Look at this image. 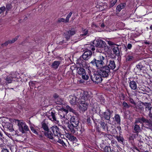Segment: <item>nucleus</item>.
<instances>
[{"instance_id": "1", "label": "nucleus", "mask_w": 152, "mask_h": 152, "mask_svg": "<svg viewBox=\"0 0 152 152\" xmlns=\"http://www.w3.org/2000/svg\"><path fill=\"white\" fill-rule=\"evenodd\" d=\"M85 92L80 89L76 90L75 96L70 95L69 96L68 99L70 103L72 105H78L81 99L84 96Z\"/></svg>"}, {"instance_id": "2", "label": "nucleus", "mask_w": 152, "mask_h": 152, "mask_svg": "<svg viewBox=\"0 0 152 152\" xmlns=\"http://www.w3.org/2000/svg\"><path fill=\"white\" fill-rule=\"evenodd\" d=\"M105 57L100 53L90 63L92 65L96 66L97 69H99L105 64Z\"/></svg>"}, {"instance_id": "3", "label": "nucleus", "mask_w": 152, "mask_h": 152, "mask_svg": "<svg viewBox=\"0 0 152 152\" xmlns=\"http://www.w3.org/2000/svg\"><path fill=\"white\" fill-rule=\"evenodd\" d=\"M83 98H81L80 101L79 108L82 112H84L87 110L88 106V103L86 102L90 97L88 92L85 91Z\"/></svg>"}, {"instance_id": "4", "label": "nucleus", "mask_w": 152, "mask_h": 152, "mask_svg": "<svg viewBox=\"0 0 152 152\" xmlns=\"http://www.w3.org/2000/svg\"><path fill=\"white\" fill-rule=\"evenodd\" d=\"M100 69L99 71H98V73L102 77H107L110 74V69L108 66H104Z\"/></svg>"}, {"instance_id": "5", "label": "nucleus", "mask_w": 152, "mask_h": 152, "mask_svg": "<svg viewBox=\"0 0 152 152\" xmlns=\"http://www.w3.org/2000/svg\"><path fill=\"white\" fill-rule=\"evenodd\" d=\"M20 131L22 133H25V131H29L28 126L24 122H20L18 124Z\"/></svg>"}, {"instance_id": "6", "label": "nucleus", "mask_w": 152, "mask_h": 152, "mask_svg": "<svg viewBox=\"0 0 152 152\" xmlns=\"http://www.w3.org/2000/svg\"><path fill=\"white\" fill-rule=\"evenodd\" d=\"M102 76L98 72V74H94L91 77V79L92 81L95 83H101L102 80Z\"/></svg>"}, {"instance_id": "7", "label": "nucleus", "mask_w": 152, "mask_h": 152, "mask_svg": "<svg viewBox=\"0 0 152 152\" xmlns=\"http://www.w3.org/2000/svg\"><path fill=\"white\" fill-rule=\"evenodd\" d=\"M51 129L55 137H62V136H63V135L61 134L60 129L57 126H53L51 127Z\"/></svg>"}, {"instance_id": "8", "label": "nucleus", "mask_w": 152, "mask_h": 152, "mask_svg": "<svg viewBox=\"0 0 152 152\" xmlns=\"http://www.w3.org/2000/svg\"><path fill=\"white\" fill-rule=\"evenodd\" d=\"M134 54L131 52L128 53L125 56L126 61L127 63H130L134 61L135 58Z\"/></svg>"}, {"instance_id": "9", "label": "nucleus", "mask_w": 152, "mask_h": 152, "mask_svg": "<svg viewBox=\"0 0 152 152\" xmlns=\"http://www.w3.org/2000/svg\"><path fill=\"white\" fill-rule=\"evenodd\" d=\"M113 111L107 109L105 112L100 115L101 118H104L105 119L110 121V115L112 114Z\"/></svg>"}, {"instance_id": "10", "label": "nucleus", "mask_w": 152, "mask_h": 152, "mask_svg": "<svg viewBox=\"0 0 152 152\" xmlns=\"http://www.w3.org/2000/svg\"><path fill=\"white\" fill-rule=\"evenodd\" d=\"M94 44L96 47L99 48H103L106 45V43L105 42L101 39H97L94 41Z\"/></svg>"}, {"instance_id": "11", "label": "nucleus", "mask_w": 152, "mask_h": 152, "mask_svg": "<svg viewBox=\"0 0 152 152\" xmlns=\"http://www.w3.org/2000/svg\"><path fill=\"white\" fill-rule=\"evenodd\" d=\"M106 130L108 133H110L112 134H115L117 132L115 129V126L109 123V124L107 125Z\"/></svg>"}, {"instance_id": "12", "label": "nucleus", "mask_w": 152, "mask_h": 152, "mask_svg": "<svg viewBox=\"0 0 152 152\" xmlns=\"http://www.w3.org/2000/svg\"><path fill=\"white\" fill-rule=\"evenodd\" d=\"M70 122L71 124L75 126H78L79 122V119L77 117H72L70 119Z\"/></svg>"}, {"instance_id": "13", "label": "nucleus", "mask_w": 152, "mask_h": 152, "mask_svg": "<svg viewBox=\"0 0 152 152\" xmlns=\"http://www.w3.org/2000/svg\"><path fill=\"white\" fill-rule=\"evenodd\" d=\"M92 55L91 51H85L81 56L83 60H87L91 58Z\"/></svg>"}, {"instance_id": "14", "label": "nucleus", "mask_w": 152, "mask_h": 152, "mask_svg": "<svg viewBox=\"0 0 152 152\" xmlns=\"http://www.w3.org/2000/svg\"><path fill=\"white\" fill-rule=\"evenodd\" d=\"M68 112V110L65 109H63L59 111L58 115L61 119L66 118V114Z\"/></svg>"}, {"instance_id": "15", "label": "nucleus", "mask_w": 152, "mask_h": 152, "mask_svg": "<svg viewBox=\"0 0 152 152\" xmlns=\"http://www.w3.org/2000/svg\"><path fill=\"white\" fill-rule=\"evenodd\" d=\"M140 123L141 124L145 123L148 124H149L150 123L148 119H146L143 117L138 118L136 119L135 123Z\"/></svg>"}, {"instance_id": "16", "label": "nucleus", "mask_w": 152, "mask_h": 152, "mask_svg": "<svg viewBox=\"0 0 152 152\" xmlns=\"http://www.w3.org/2000/svg\"><path fill=\"white\" fill-rule=\"evenodd\" d=\"M76 31L73 29H71L67 31L66 32V39L67 40L69 39L70 37L74 35L75 34Z\"/></svg>"}, {"instance_id": "17", "label": "nucleus", "mask_w": 152, "mask_h": 152, "mask_svg": "<svg viewBox=\"0 0 152 152\" xmlns=\"http://www.w3.org/2000/svg\"><path fill=\"white\" fill-rule=\"evenodd\" d=\"M142 104L145 107V113L148 114L149 111H151L152 109V107L151 104L147 103H142Z\"/></svg>"}, {"instance_id": "18", "label": "nucleus", "mask_w": 152, "mask_h": 152, "mask_svg": "<svg viewBox=\"0 0 152 152\" xmlns=\"http://www.w3.org/2000/svg\"><path fill=\"white\" fill-rule=\"evenodd\" d=\"M143 66L140 63L137 65L134 69V71L136 74H139L141 71Z\"/></svg>"}, {"instance_id": "19", "label": "nucleus", "mask_w": 152, "mask_h": 152, "mask_svg": "<svg viewBox=\"0 0 152 152\" xmlns=\"http://www.w3.org/2000/svg\"><path fill=\"white\" fill-rule=\"evenodd\" d=\"M107 65L106 66H108L110 69H114L116 67V65L114 61L113 60H110L109 61V63L107 64Z\"/></svg>"}, {"instance_id": "20", "label": "nucleus", "mask_w": 152, "mask_h": 152, "mask_svg": "<svg viewBox=\"0 0 152 152\" xmlns=\"http://www.w3.org/2000/svg\"><path fill=\"white\" fill-rule=\"evenodd\" d=\"M129 86L133 90H135L137 88L136 82L134 81H130L129 83Z\"/></svg>"}, {"instance_id": "21", "label": "nucleus", "mask_w": 152, "mask_h": 152, "mask_svg": "<svg viewBox=\"0 0 152 152\" xmlns=\"http://www.w3.org/2000/svg\"><path fill=\"white\" fill-rule=\"evenodd\" d=\"M77 62L80 65V66H82L83 67H86V61L85 60L83 59L82 56H80L77 60Z\"/></svg>"}, {"instance_id": "22", "label": "nucleus", "mask_w": 152, "mask_h": 152, "mask_svg": "<svg viewBox=\"0 0 152 152\" xmlns=\"http://www.w3.org/2000/svg\"><path fill=\"white\" fill-rule=\"evenodd\" d=\"M68 127L71 132L72 133H74L76 131V129H78V126H73L72 124H69L68 125Z\"/></svg>"}, {"instance_id": "23", "label": "nucleus", "mask_w": 152, "mask_h": 152, "mask_svg": "<svg viewBox=\"0 0 152 152\" xmlns=\"http://www.w3.org/2000/svg\"><path fill=\"white\" fill-rule=\"evenodd\" d=\"M114 121L119 125L120 124L121 117L118 114H115L114 117Z\"/></svg>"}, {"instance_id": "24", "label": "nucleus", "mask_w": 152, "mask_h": 152, "mask_svg": "<svg viewBox=\"0 0 152 152\" xmlns=\"http://www.w3.org/2000/svg\"><path fill=\"white\" fill-rule=\"evenodd\" d=\"M61 62L59 61H55L52 63L51 66L52 68L55 69H57L59 66Z\"/></svg>"}, {"instance_id": "25", "label": "nucleus", "mask_w": 152, "mask_h": 152, "mask_svg": "<svg viewBox=\"0 0 152 152\" xmlns=\"http://www.w3.org/2000/svg\"><path fill=\"white\" fill-rule=\"evenodd\" d=\"M50 115L49 116L48 118L52 121H56V117L55 113L53 112H51L50 113Z\"/></svg>"}, {"instance_id": "26", "label": "nucleus", "mask_w": 152, "mask_h": 152, "mask_svg": "<svg viewBox=\"0 0 152 152\" xmlns=\"http://www.w3.org/2000/svg\"><path fill=\"white\" fill-rule=\"evenodd\" d=\"M66 136L71 141H74L76 139L75 137L69 133H66Z\"/></svg>"}, {"instance_id": "27", "label": "nucleus", "mask_w": 152, "mask_h": 152, "mask_svg": "<svg viewBox=\"0 0 152 152\" xmlns=\"http://www.w3.org/2000/svg\"><path fill=\"white\" fill-rule=\"evenodd\" d=\"M95 50L94 45L91 44L87 45L86 47V51H91V50L94 51Z\"/></svg>"}, {"instance_id": "28", "label": "nucleus", "mask_w": 152, "mask_h": 152, "mask_svg": "<svg viewBox=\"0 0 152 152\" xmlns=\"http://www.w3.org/2000/svg\"><path fill=\"white\" fill-rule=\"evenodd\" d=\"M126 4L125 3H121L118 5L116 8V11L119 12L121 10L123 9L125 6Z\"/></svg>"}, {"instance_id": "29", "label": "nucleus", "mask_w": 152, "mask_h": 152, "mask_svg": "<svg viewBox=\"0 0 152 152\" xmlns=\"http://www.w3.org/2000/svg\"><path fill=\"white\" fill-rule=\"evenodd\" d=\"M45 136L50 139H53V134L51 133V132L49 131V130L45 132Z\"/></svg>"}, {"instance_id": "30", "label": "nucleus", "mask_w": 152, "mask_h": 152, "mask_svg": "<svg viewBox=\"0 0 152 152\" xmlns=\"http://www.w3.org/2000/svg\"><path fill=\"white\" fill-rule=\"evenodd\" d=\"M99 124L101 125V127L104 130H106L107 126V124L104 122V121H101Z\"/></svg>"}, {"instance_id": "31", "label": "nucleus", "mask_w": 152, "mask_h": 152, "mask_svg": "<svg viewBox=\"0 0 152 152\" xmlns=\"http://www.w3.org/2000/svg\"><path fill=\"white\" fill-rule=\"evenodd\" d=\"M140 128L139 125L135 124L134 126L133 132L135 133L138 134L140 132Z\"/></svg>"}, {"instance_id": "32", "label": "nucleus", "mask_w": 152, "mask_h": 152, "mask_svg": "<svg viewBox=\"0 0 152 152\" xmlns=\"http://www.w3.org/2000/svg\"><path fill=\"white\" fill-rule=\"evenodd\" d=\"M105 152H115L112 149L110 146H106L104 149Z\"/></svg>"}, {"instance_id": "33", "label": "nucleus", "mask_w": 152, "mask_h": 152, "mask_svg": "<svg viewBox=\"0 0 152 152\" xmlns=\"http://www.w3.org/2000/svg\"><path fill=\"white\" fill-rule=\"evenodd\" d=\"M53 96L54 98L56 99L57 100H60L59 102L57 101L56 102L57 104H61L62 103V100L59 97V96L58 94H55L53 95Z\"/></svg>"}, {"instance_id": "34", "label": "nucleus", "mask_w": 152, "mask_h": 152, "mask_svg": "<svg viewBox=\"0 0 152 152\" xmlns=\"http://www.w3.org/2000/svg\"><path fill=\"white\" fill-rule=\"evenodd\" d=\"M4 79L6 80V82L8 83H11L13 80L11 76H10V75L7 76L6 78H4Z\"/></svg>"}, {"instance_id": "35", "label": "nucleus", "mask_w": 152, "mask_h": 152, "mask_svg": "<svg viewBox=\"0 0 152 152\" xmlns=\"http://www.w3.org/2000/svg\"><path fill=\"white\" fill-rule=\"evenodd\" d=\"M115 138L117 139V140L119 142H122V143L123 142L124 140V139L121 136V134H120L119 136H116L115 137Z\"/></svg>"}, {"instance_id": "36", "label": "nucleus", "mask_w": 152, "mask_h": 152, "mask_svg": "<svg viewBox=\"0 0 152 152\" xmlns=\"http://www.w3.org/2000/svg\"><path fill=\"white\" fill-rule=\"evenodd\" d=\"M18 73L16 72H12L10 74V76H11V77L12 78L13 80L15 81L16 78H18L17 74Z\"/></svg>"}, {"instance_id": "37", "label": "nucleus", "mask_w": 152, "mask_h": 152, "mask_svg": "<svg viewBox=\"0 0 152 152\" xmlns=\"http://www.w3.org/2000/svg\"><path fill=\"white\" fill-rule=\"evenodd\" d=\"M59 137H57L58 138L57 139H55L56 141L58 142L59 143L61 144L63 146L66 145L64 141L60 139Z\"/></svg>"}, {"instance_id": "38", "label": "nucleus", "mask_w": 152, "mask_h": 152, "mask_svg": "<svg viewBox=\"0 0 152 152\" xmlns=\"http://www.w3.org/2000/svg\"><path fill=\"white\" fill-rule=\"evenodd\" d=\"M82 31L80 35L82 36H85L88 33V30L82 28Z\"/></svg>"}, {"instance_id": "39", "label": "nucleus", "mask_w": 152, "mask_h": 152, "mask_svg": "<svg viewBox=\"0 0 152 152\" xmlns=\"http://www.w3.org/2000/svg\"><path fill=\"white\" fill-rule=\"evenodd\" d=\"M77 72L79 74L81 75L82 76L86 73L85 70L82 68H80L79 69Z\"/></svg>"}, {"instance_id": "40", "label": "nucleus", "mask_w": 152, "mask_h": 152, "mask_svg": "<svg viewBox=\"0 0 152 152\" xmlns=\"http://www.w3.org/2000/svg\"><path fill=\"white\" fill-rule=\"evenodd\" d=\"M42 127L45 131V132L49 130L48 126L44 123H42Z\"/></svg>"}, {"instance_id": "41", "label": "nucleus", "mask_w": 152, "mask_h": 152, "mask_svg": "<svg viewBox=\"0 0 152 152\" xmlns=\"http://www.w3.org/2000/svg\"><path fill=\"white\" fill-rule=\"evenodd\" d=\"M89 76L88 75V74H87L86 73H85L84 75H83L82 76V78L85 80H87L89 78Z\"/></svg>"}, {"instance_id": "42", "label": "nucleus", "mask_w": 152, "mask_h": 152, "mask_svg": "<svg viewBox=\"0 0 152 152\" xmlns=\"http://www.w3.org/2000/svg\"><path fill=\"white\" fill-rule=\"evenodd\" d=\"M114 53L116 54H118V52L119 51V49L118 47H115L113 48V49Z\"/></svg>"}, {"instance_id": "43", "label": "nucleus", "mask_w": 152, "mask_h": 152, "mask_svg": "<svg viewBox=\"0 0 152 152\" xmlns=\"http://www.w3.org/2000/svg\"><path fill=\"white\" fill-rule=\"evenodd\" d=\"M122 105L125 108V109L129 108L130 107V106L128 105V104L125 101L123 102Z\"/></svg>"}, {"instance_id": "44", "label": "nucleus", "mask_w": 152, "mask_h": 152, "mask_svg": "<svg viewBox=\"0 0 152 152\" xmlns=\"http://www.w3.org/2000/svg\"><path fill=\"white\" fill-rule=\"evenodd\" d=\"M72 13V12H70L69 14L67 15L66 18L65 20V22H68L69 21V18L71 17Z\"/></svg>"}, {"instance_id": "45", "label": "nucleus", "mask_w": 152, "mask_h": 152, "mask_svg": "<svg viewBox=\"0 0 152 152\" xmlns=\"http://www.w3.org/2000/svg\"><path fill=\"white\" fill-rule=\"evenodd\" d=\"M30 129L32 132L38 135V133L33 126H30Z\"/></svg>"}, {"instance_id": "46", "label": "nucleus", "mask_w": 152, "mask_h": 152, "mask_svg": "<svg viewBox=\"0 0 152 152\" xmlns=\"http://www.w3.org/2000/svg\"><path fill=\"white\" fill-rule=\"evenodd\" d=\"M91 67H88V68L87 69V72H88V75L91 78V76H92L93 75H91Z\"/></svg>"}, {"instance_id": "47", "label": "nucleus", "mask_w": 152, "mask_h": 152, "mask_svg": "<svg viewBox=\"0 0 152 152\" xmlns=\"http://www.w3.org/2000/svg\"><path fill=\"white\" fill-rule=\"evenodd\" d=\"M12 6L11 4H8L6 6V9L7 10V11H9L10 9H11Z\"/></svg>"}, {"instance_id": "48", "label": "nucleus", "mask_w": 152, "mask_h": 152, "mask_svg": "<svg viewBox=\"0 0 152 152\" xmlns=\"http://www.w3.org/2000/svg\"><path fill=\"white\" fill-rule=\"evenodd\" d=\"M19 37V36H17L14 39H12L11 40H10V42L11 44L15 42L18 39Z\"/></svg>"}, {"instance_id": "49", "label": "nucleus", "mask_w": 152, "mask_h": 152, "mask_svg": "<svg viewBox=\"0 0 152 152\" xmlns=\"http://www.w3.org/2000/svg\"><path fill=\"white\" fill-rule=\"evenodd\" d=\"M119 96L121 99L123 100H124L125 96L124 94L123 93H121L120 94Z\"/></svg>"}, {"instance_id": "50", "label": "nucleus", "mask_w": 152, "mask_h": 152, "mask_svg": "<svg viewBox=\"0 0 152 152\" xmlns=\"http://www.w3.org/2000/svg\"><path fill=\"white\" fill-rule=\"evenodd\" d=\"M116 3V2L114 1H113L112 0L110 2V4L109 7H113V6L115 5V4Z\"/></svg>"}, {"instance_id": "51", "label": "nucleus", "mask_w": 152, "mask_h": 152, "mask_svg": "<svg viewBox=\"0 0 152 152\" xmlns=\"http://www.w3.org/2000/svg\"><path fill=\"white\" fill-rule=\"evenodd\" d=\"M58 22L60 23L61 22H65V20L64 18H58Z\"/></svg>"}, {"instance_id": "52", "label": "nucleus", "mask_w": 152, "mask_h": 152, "mask_svg": "<svg viewBox=\"0 0 152 152\" xmlns=\"http://www.w3.org/2000/svg\"><path fill=\"white\" fill-rule=\"evenodd\" d=\"M4 137H3V135L2 133L0 131V139L2 141L4 142Z\"/></svg>"}, {"instance_id": "53", "label": "nucleus", "mask_w": 152, "mask_h": 152, "mask_svg": "<svg viewBox=\"0 0 152 152\" xmlns=\"http://www.w3.org/2000/svg\"><path fill=\"white\" fill-rule=\"evenodd\" d=\"M5 9V7L4 6L0 7V14L4 11Z\"/></svg>"}, {"instance_id": "54", "label": "nucleus", "mask_w": 152, "mask_h": 152, "mask_svg": "<svg viewBox=\"0 0 152 152\" xmlns=\"http://www.w3.org/2000/svg\"><path fill=\"white\" fill-rule=\"evenodd\" d=\"M107 43L109 45H115V43L110 41H107Z\"/></svg>"}, {"instance_id": "55", "label": "nucleus", "mask_w": 152, "mask_h": 152, "mask_svg": "<svg viewBox=\"0 0 152 152\" xmlns=\"http://www.w3.org/2000/svg\"><path fill=\"white\" fill-rule=\"evenodd\" d=\"M1 152H10L8 149L6 148H3L1 150Z\"/></svg>"}, {"instance_id": "56", "label": "nucleus", "mask_w": 152, "mask_h": 152, "mask_svg": "<svg viewBox=\"0 0 152 152\" xmlns=\"http://www.w3.org/2000/svg\"><path fill=\"white\" fill-rule=\"evenodd\" d=\"M96 109L95 107H94L93 109H92V110L95 113H97V109H98L99 110V108H97V107H96Z\"/></svg>"}, {"instance_id": "57", "label": "nucleus", "mask_w": 152, "mask_h": 152, "mask_svg": "<svg viewBox=\"0 0 152 152\" xmlns=\"http://www.w3.org/2000/svg\"><path fill=\"white\" fill-rule=\"evenodd\" d=\"M11 44L9 40H8L4 44H2V45H4L5 46L7 45L8 44Z\"/></svg>"}, {"instance_id": "58", "label": "nucleus", "mask_w": 152, "mask_h": 152, "mask_svg": "<svg viewBox=\"0 0 152 152\" xmlns=\"http://www.w3.org/2000/svg\"><path fill=\"white\" fill-rule=\"evenodd\" d=\"M148 116H149V117L151 118H152V114L151 113V111H149L148 112V114H147Z\"/></svg>"}, {"instance_id": "59", "label": "nucleus", "mask_w": 152, "mask_h": 152, "mask_svg": "<svg viewBox=\"0 0 152 152\" xmlns=\"http://www.w3.org/2000/svg\"><path fill=\"white\" fill-rule=\"evenodd\" d=\"M132 45L131 44L129 43L127 45V48L129 49H130L132 47Z\"/></svg>"}, {"instance_id": "60", "label": "nucleus", "mask_w": 152, "mask_h": 152, "mask_svg": "<svg viewBox=\"0 0 152 152\" xmlns=\"http://www.w3.org/2000/svg\"><path fill=\"white\" fill-rule=\"evenodd\" d=\"M87 122L89 125H90L91 124V121L90 118H88L87 119Z\"/></svg>"}, {"instance_id": "61", "label": "nucleus", "mask_w": 152, "mask_h": 152, "mask_svg": "<svg viewBox=\"0 0 152 152\" xmlns=\"http://www.w3.org/2000/svg\"><path fill=\"white\" fill-rule=\"evenodd\" d=\"M129 101L130 102L133 104H135V102L132 99H130Z\"/></svg>"}, {"instance_id": "62", "label": "nucleus", "mask_w": 152, "mask_h": 152, "mask_svg": "<svg viewBox=\"0 0 152 152\" xmlns=\"http://www.w3.org/2000/svg\"><path fill=\"white\" fill-rule=\"evenodd\" d=\"M117 128L118 130L119 131V133H121V128L120 126H118L117 127Z\"/></svg>"}, {"instance_id": "63", "label": "nucleus", "mask_w": 152, "mask_h": 152, "mask_svg": "<svg viewBox=\"0 0 152 152\" xmlns=\"http://www.w3.org/2000/svg\"><path fill=\"white\" fill-rule=\"evenodd\" d=\"M139 108L141 110H142L144 109V107L142 106V105L140 104L139 106Z\"/></svg>"}, {"instance_id": "64", "label": "nucleus", "mask_w": 152, "mask_h": 152, "mask_svg": "<svg viewBox=\"0 0 152 152\" xmlns=\"http://www.w3.org/2000/svg\"><path fill=\"white\" fill-rule=\"evenodd\" d=\"M152 83V79H148V83Z\"/></svg>"}]
</instances>
